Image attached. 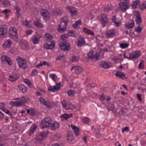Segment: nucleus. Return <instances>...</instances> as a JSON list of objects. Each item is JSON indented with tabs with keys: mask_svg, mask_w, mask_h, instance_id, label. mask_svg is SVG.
I'll use <instances>...</instances> for the list:
<instances>
[{
	"mask_svg": "<svg viewBox=\"0 0 146 146\" xmlns=\"http://www.w3.org/2000/svg\"><path fill=\"white\" fill-rule=\"evenodd\" d=\"M52 120L49 117L45 118L42 120L40 123L41 128L43 129L48 127H49L51 123Z\"/></svg>",
	"mask_w": 146,
	"mask_h": 146,
	"instance_id": "obj_1",
	"label": "nucleus"
},
{
	"mask_svg": "<svg viewBox=\"0 0 146 146\" xmlns=\"http://www.w3.org/2000/svg\"><path fill=\"white\" fill-rule=\"evenodd\" d=\"M17 61L19 67L23 69H25L28 67L25 60L21 57L18 56L17 59Z\"/></svg>",
	"mask_w": 146,
	"mask_h": 146,
	"instance_id": "obj_2",
	"label": "nucleus"
},
{
	"mask_svg": "<svg viewBox=\"0 0 146 146\" xmlns=\"http://www.w3.org/2000/svg\"><path fill=\"white\" fill-rule=\"evenodd\" d=\"M48 134L47 131L39 132L36 134L35 139L37 141H41L46 138V135Z\"/></svg>",
	"mask_w": 146,
	"mask_h": 146,
	"instance_id": "obj_3",
	"label": "nucleus"
},
{
	"mask_svg": "<svg viewBox=\"0 0 146 146\" xmlns=\"http://www.w3.org/2000/svg\"><path fill=\"white\" fill-rule=\"evenodd\" d=\"M61 103L63 107L66 110L73 109L74 108V105L70 102H66L64 100Z\"/></svg>",
	"mask_w": 146,
	"mask_h": 146,
	"instance_id": "obj_4",
	"label": "nucleus"
},
{
	"mask_svg": "<svg viewBox=\"0 0 146 146\" xmlns=\"http://www.w3.org/2000/svg\"><path fill=\"white\" fill-rule=\"evenodd\" d=\"M93 53L94 51L93 50L91 51L87 54L88 58L94 61H96L99 59L100 58L99 54L97 53L95 55H94Z\"/></svg>",
	"mask_w": 146,
	"mask_h": 146,
	"instance_id": "obj_5",
	"label": "nucleus"
},
{
	"mask_svg": "<svg viewBox=\"0 0 146 146\" xmlns=\"http://www.w3.org/2000/svg\"><path fill=\"white\" fill-rule=\"evenodd\" d=\"M108 16L105 14H102L101 18V23L103 25V27L107 26L108 25L109 22V18L108 17Z\"/></svg>",
	"mask_w": 146,
	"mask_h": 146,
	"instance_id": "obj_6",
	"label": "nucleus"
},
{
	"mask_svg": "<svg viewBox=\"0 0 146 146\" xmlns=\"http://www.w3.org/2000/svg\"><path fill=\"white\" fill-rule=\"evenodd\" d=\"M60 48L64 51H68L71 48L70 45L67 44L66 41H65L59 44Z\"/></svg>",
	"mask_w": 146,
	"mask_h": 146,
	"instance_id": "obj_7",
	"label": "nucleus"
},
{
	"mask_svg": "<svg viewBox=\"0 0 146 146\" xmlns=\"http://www.w3.org/2000/svg\"><path fill=\"white\" fill-rule=\"evenodd\" d=\"M141 54L140 51L139 50H136L135 52L131 53L129 54V56H130L131 60L132 59H137L139 57Z\"/></svg>",
	"mask_w": 146,
	"mask_h": 146,
	"instance_id": "obj_8",
	"label": "nucleus"
},
{
	"mask_svg": "<svg viewBox=\"0 0 146 146\" xmlns=\"http://www.w3.org/2000/svg\"><path fill=\"white\" fill-rule=\"evenodd\" d=\"M67 8L68 12L70 13L72 16L77 15V10L75 7H74L72 6H68L67 7Z\"/></svg>",
	"mask_w": 146,
	"mask_h": 146,
	"instance_id": "obj_9",
	"label": "nucleus"
},
{
	"mask_svg": "<svg viewBox=\"0 0 146 146\" xmlns=\"http://www.w3.org/2000/svg\"><path fill=\"white\" fill-rule=\"evenodd\" d=\"M116 32L114 29L108 31L106 33V37L107 38H112L115 36Z\"/></svg>",
	"mask_w": 146,
	"mask_h": 146,
	"instance_id": "obj_10",
	"label": "nucleus"
},
{
	"mask_svg": "<svg viewBox=\"0 0 146 146\" xmlns=\"http://www.w3.org/2000/svg\"><path fill=\"white\" fill-rule=\"evenodd\" d=\"M7 27L5 25H3L0 27V35H6L7 32Z\"/></svg>",
	"mask_w": 146,
	"mask_h": 146,
	"instance_id": "obj_11",
	"label": "nucleus"
},
{
	"mask_svg": "<svg viewBox=\"0 0 146 146\" xmlns=\"http://www.w3.org/2000/svg\"><path fill=\"white\" fill-rule=\"evenodd\" d=\"M41 37V36L38 33H36L35 35L32 37V40L34 44H37L38 42L39 39Z\"/></svg>",
	"mask_w": 146,
	"mask_h": 146,
	"instance_id": "obj_12",
	"label": "nucleus"
},
{
	"mask_svg": "<svg viewBox=\"0 0 146 146\" xmlns=\"http://www.w3.org/2000/svg\"><path fill=\"white\" fill-rule=\"evenodd\" d=\"M9 34L17 38L18 36L17 30L14 27H11L10 28V31L9 32Z\"/></svg>",
	"mask_w": 146,
	"mask_h": 146,
	"instance_id": "obj_13",
	"label": "nucleus"
},
{
	"mask_svg": "<svg viewBox=\"0 0 146 146\" xmlns=\"http://www.w3.org/2000/svg\"><path fill=\"white\" fill-rule=\"evenodd\" d=\"M73 70H74L75 72L77 74L81 73L83 70L82 68L78 66H74L72 67L70 70L72 71Z\"/></svg>",
	"mask_w": 146,
	"mask_h": 146,
	"instance_id": "obj_14",
	"label": "nucleus"
},
{
	"mask_svg": "<svg viewBox=\"0 0 146 146\" xmlns=\"http://www.w3.org/2000/svg\"><path fill=\"white\" fill-rule=\"evenodd\" d=\"M1 59L2 62H7L9 66L11 65L12 63L11 61V60L8 57L5 56H3L1 57Z\"/></svg>",
	"mask_w": 146,
	"mask_h": 146,
	"instance_id": "obj_15",
	"label": "nucleus"
},
{
	"mask_svg": "<svg viewBox=\"0 0 146 146\" xmlns=\"http://www.w3.org/2000/svg\"><path fill=\"white\" fill-rule=\"evenodd\" d=\"M111 19L112 22L114 23L116 26L119 27L120 26L121 22L117 18L115 15L112 17Z\"/></svg>",
	"mask_w": 146,
	"mask_h": 146,
	"instance_id": "obj_16",
	"label": "nucleus"
},
{
	"mask_svg": "<svg viewBox=\"0 0 146 146\" xmlns=\"http://www.w3.org/2000/svg\"><path fill=\"white\" fill-rule=\"evenodd\" d=\"M59 123L56 122H54L52 123H51L49 128L51 130H55L59 127Z\"/></svg>",
	"mask_w": 146,
	"mask_h": 146,
	"instance_id": "obj_17",
	"label": "nucleus"
},
{
	"mask_svg": "<svg viewBox=\"0 0 146 146\" xmlns=\"http://www.w3.org/2000/svg\"><path fill=\"white\" fill-rule=\"evenodd\" d=\"M100 67H103L105 68H108L110 67V64L107 62L102 61L99 63Z\"/></svg>",
	"mask_w": 146,
	"mask_h": 146,
	"instance_id": "obj_18",
	"label": "nucleus"
},
{
	"mask_svg": "<svg viewBox=\"0 0 146 146\" xmlns=\"http://www.w3.org/2000/svg\"><path fill=\"white\" fill-rule=\"evenodd\" d=\"M37 127V125L33 124L30 127V130L29 133V136L31 135L36 129Z\"/></svg>",
	"mask_w": 146,
	"mask_h": 146,
	"instance_id": "obj_19",
	"label": "nucleus"
},
{
	"mask_svg": "<svg viewBox=\"0 0 146 146\" xmlns=\"http://www.w3.org/2000/svg\"><path fill=\"white\" fill-rule=\"evenodd\" d=\"M12 44V42L10 39H8L3 44V47L5 48H9Z\"/></svg>",
	"mask_w": 146,
	"mask_h": 146,
	"instance_id": "obj_20",
	"label": "nucleus"
},
{
	"mask_svg": "<svg viewBox=\"0 0 146 146\" xmlns=\"http://www.w3.org/2000/svg\"><path fill=\"white\" fill-rule=\"evenodd\" d=\"M60 89V87L58 86H55L54 87L50 86L48 88V91L54 92L56 90H58Z\"/></svg>",
	"mask_w": 146,
	"mask_h": 146,
	"instance_id": "obj_21",
	"label": "nucleus"
},
{
	"mask_svg": "<svg viewBox=\"0 0 146 146\" xmlns=\"http://www.w3.org/2000/svg\"><path fill=\"white\" fill-rule=\"evenodd\" d=\"M19 89L23 92H26L27 91L28 88L24 85H20L18 87Z\"/></svg>",
	"mask_w": 146,
	"mask_h": 146,
	"instance_id": "obj_22",
	"label": "nucleus"
},
{
	"mask_svg": "<svg viewBox=\"0 0 146 146\" xmlns=\"http://www.w3.org/2000/svg\"><path fill=\"white\" fill-rule=\"evenodd\" d=\"M72 128L73 129L75 134L76 136H78L79 134V129L76 126L72 125L71 126Z\"/></svg>",
	"mask_w": 146,
	"mask_h": 146,
	"instance_id": "obj_23",
	"label": "nucleus"
},
{
	"mask_svg": "<svg viewBox=\"0 0 146 146\" xmlns=\"http://www.w3.org/2000/svg\"><path fill=\"white\" fill-rule=\"evenodd\" d=\"M41 15L45 19H48L49 14V12L48 11L46 10L43 11L41 12Z\"/></svg>",
	"mask_w": 146,
	"mask_h": 146,
	"instance_id": "obj_24",
	"label": "nucleus"
},
{
	"mask_svg": "<svg viewBox=\"0 0 146 146\" xmlns=\"http://www.w3.org/2000/svg\"><path fill=\"white\" fill-rule=\"evenodd\" d=\"M115 75L117 77L123 79L125 78V74L123 72H116Z\"/></svg>",
	"mask_w": 146,
	"mask_h": 146,
	"instance_id": "obj_25",
	"label": "nucleus"
},
{
	"mask_svg": "<svg viewBox=\"0 0 146 146\" xmlns=\"http://www.w3.org/2000/svg\"><path fill=\"white\" fill-rule=\"evenodd\" d=\"M136 18L135 21L137 24H139L142 22L141 17L138 12H137V13L136 15Z\"/></svg>",
	"mask_w": 146,
	"mask_h": 146,
	"instance_id": "obj_26",
	"label": "nucleus"
},
{
	"mask_svg": "<svg viewBox=\"0 0 146 146\" xmlns=\"http://www.w3.org/2000/svg\"><path fill=\"white\" fill-rule=\"evenodd\" d=\"M43 65H47L48 66H49V64L46 62L41 61L39 64L36 65V68H39L40 66H42Z\"/></svg>",
	"mask_w": 146,
	"mask_h": 146,
	"instance_id": "obj_27",
	"label": "nucleus"
},
{
	"mask_svg": "<svg viewBox=\"0 0 146 146\" xmlns=\"http://www.w3.org/2000/svg\"><path fill=\"white\" fill-rule=\"evenodd\" d=\"M85 43V39H84L82 37H80L79 38L78 43V46H82V45L84 44Z\"/></svg>",
	"mask_w": 146,
	"mask_h": 146,
	"instance_id": "obj_28",
	"label": "nucleus"
},
{
	"mask_svg": "<svg viewBox=\"0 0 146 146\" xmlns=\"http://www.w3.org/2000/svg\"><path fill=\"white\" fill-rule=\"evenodd\" d=\"M54 47V44L53 42L51 43L50 44H47L44 45V47L47 49H51Z\"/></svg>",
	"mask_w": 146,
	"mask_h": 146,
	"instance_id": "obj_29",
	"label": "nucleus"
},
{
	"mask_svg": "<svg viewBox=\"0 0 146 146\" xmlns=\"http://www.w3.org/2000/svg\"><path fill=\"white\" fill-rule=\"evenodd\" d=\"M68 35L69 36L74 37H76L77 36V34L75 31L71 30L69 31Z\"/></svg>",
	"mask_w": 146,
	"mask_h": 146,
	"instance_id": "obj_30",
	"label": "nucleus"
},
{
	"mask_svg": "<svg viewBox=\"0 0 146 146\" xmlns=\"http://www.w3.org/2000/svg\"><path fill=\"white\" fill-rule=\"evenodd\" d=\"M72 113H70L69 114L66 113H65L64 115H63L61 116V117L65 119H67L68 118L72 117Z\"/></svg>",
	"mask_w": 146,
	"mask_h": 146,
	"instance_id": "obj_31",
	"label": "nucleus"
},
{
	"mask_svg": "<svg viewBox=\"0 0 146 146\" xmlns=\"http://www.w3.org/2000/svg\"><path fill=\"white\" fill-rule=\"evenodd\" d=\"M61 22L67 24L68 23L69 20L67 16H64L61 19Z\"/></svg>",
	"mask_w": 146,
	"mask_h": 146,
	"instance_id": "obj_32",
	"label": "nucleus"
},
{
	"mask_svg": "<svg viewBox=\"0 0 146 146\" xmlns=\"http://www.w3.org/2000/svg\"><path fill=\"white\" fill-rule=\"evenodd\" d=\"M140 3V1L139 0H136L133 2V5L132 7L133 9L136 8Z\"/></svg>",
	"mask_w": 146,
	"mask_h": 146,
	"instance_id": "obj_33",
	"label": "nucleus"
},
{
	"mask_svg": "<svg viewBox=\"0 0 146 146\" xmlns=\"http://www.w3.org/2000/svg\"><path fill=\"white\" fill-rule=\"evenodd\" d=\"M45 36V39L48 41H50L52 38V36L48 33H46Z\"/></svg>",
	"mask_w": 146,
	"mask_h": 146,
	"instance_id": "obj_34",
	"label": "nucleus"
},
{
	"mask_svg": "<svg viewBox=\"0 0 146 146\" xmlns=\"http://www.w3.org/2000/svg\"><path fill=\"white\" fill-rule=\"evenodd\" d=\"M66 28L65 27H62L60 26H58L57 30L58 32L60 33H62L65 31L66 29Z\"/></svg>",
	"mask_w": 146,
	"mask_h": 146,
	"instance_id": "obj_35",
	"label": "nucleus"
},
{
	"mask_svg": "<svg viewBox=\"0 0 146 146\" xmlns=\"http://www.w3.org/2000/svg\"><path fill=\"white\" fill-rule=\"evenodd\" d=\"M134 25V23H127L125 24V27L128 29L132 28Z\"/></svg>",
	"mask_w": 146,
	"mask_h": 146,
	"instance_id": "obj_36",
	"label": "nucleus"
},
{
	"mask_svg": "<svg viewBox=\"0 0 146 146\" xmlns=\"http://www.w3.org/2000/svg\"><path fill=\"white\" fill-rule=\"evenodd\" d=\"M13 103L14 105L16 107H19L24 105L23 102H14Z\"/></svg>",
	"mask_w": 146,
	"mask_h": 146,
	"instance_id": "obj_37",
	"label": "nucleus"
},
{
	"mask_svg": "<svg viewBox=\"0 0 146 146\" xmlns=\"http://www.w3.org/2000/svg\"><path fill=\"white\" fill-rule=\"evenodd\" d=\"M2 110L5 112L8 115L11 117V118H12V114L11 112L9 110L7 109H6L4 108H3Z\"/></svg>",
	"mask_w": 146,
	"mask_h": 146,
	"instance_id": "obj_38",
	"label": "nucleus"
},
{
	"mask_svg": "<svg viewBox=\"0 0 146 146\" xmlns=\"http://www.w3.org/2000/svg\"><path fill=\"white\" fill-rule=\"evenodd\" d=\"M15 9L16 10V13L17 17L19 18L21 15V14L20 13V9L18 6H16Z\"/></svg>",
	"mask_w": 146,
	"mask_h": 146,
	"instance_id": "obj_39",
	"label": "nucleus"
},
{
	"mask_svg": "<svg viewBox=\"0 0 146 146\" xmlns=\"http://www.w3.org/2000/svg\"><path fill=\"white\" fill-rule=\"evenodd\" d=\"M20 100L21 102H23V104H24V103L26 102L29 100V98L27 96H23L21 98Z\"/></svg>",
	"mask_w": 146,
	"mask_h": 146,
	"instance_id": "obj_40",
	"label": "nucleus"
},
{
	"mask_svg": "<svg viewBox=\"0 0 146 146\" xmlns=\"http://www.w3.org/2000/svg\"><path fill=\"white\" fill-rule=\"evenodd\" d=\"M23 24L27 27L30 28L31 27V25L29 24V22L26 19L25 21H23Z\"/></svg>",
	"mask_w": 146,
	"mask_h": 146,
	"instance_id": "obj_41",
	"label": "nucleus"
},
{
	"mask_svg": "<svg viewBox=\"0 0 146 146\" xmlns=\"http://www.w3.org/2000/svg\"><path fill=\"white\" fill-rule=\"evenodd\" d=\"M81 22L80 21H76L73 25V27L74 28L76 29L78 25H80L81 24Z\"/></svg>",
	"mask_w": 146,
	"mask_h": 146,
	"instance_id": "obj_42",
	"label": "nucleus"
},
{
	"mask_svg": "<svg viewBox=\"0 0 146 146\" xmlns=\"http://www.w3.org/2000/svg\"><path fill=\"white\" fill-rule=\"evenodd\" d=\"M24 82L29 87H30L31 86V83L30 81L28 79H25L24 80Z\"/></svg>",
	"mask_w": 146,
	"mask_h": 146,
	"instance_id": "obj_43",
	"label": "nucleus"
},
{
	"mask_svg": "<svg viewBox=\"0 0 146 146\" xmlns=\"http://www.w3.org/2000/svg\"><path fill=\"white\" fill-rule=\"evenodd\" d=\"M43 105L45 106L48 107H50L51 106V104L48 100H45L43 104Z\"/></svg>",
	"mask_w": 146,
	"mask_h": 146,
	"instance_id": "obj_44",
	"label": "nucleus"
},
{
	"mask_svg": "<svg viewBox=\"0 0 146 146\" xmlns=\"http://www.w3.org/2000/svg\"><path fill=\"white\" fill-rule=\"evenodd\" d=\"M129 45L127 43H121L119 46L122 48H124L128 47Z\"/></svg>",
	"mask_w": 146,
	"mask_h": 146,
	"instance_id": "obj_45",
	"label": "nucleus"
},
{
	"mask_svg": "<svg viewBox=\"0 0 146 146\" xmlns=\"http://www.w3.org/2000/svg\"><path fill=\"white\" fill-rule=\"evenodd\" d=\"M142 28L138 26L137 27L135 28V31L138 33H141V32Z\"/></svg>",
	"mask_w": 146,
	"mask_h": 146,
	"instance_id": "obj_46",
	"label": "nucleus"
},
{
	"mask_svg": "<svg viewBox=\"0 0 146 146\" xmlns=\"http://www.w3.org/2000/svg\"><path fill=\"white\" fill-rule=\"evenodd\" d=\"M34 24L35 26L38 27H42V25L41 23L37 21H34Z\"/></svg>",
	"mask_w": 146,
	"mask_h": 146,
	"instance_id": "obj_47",
	"label": "nucleus"
},
{
	"mask_svg": "<svg viewBox=\"0 0 146 146\" xmlns=\"http://www.w3.org/2000/svg\"><path fill=\"white\" fill-rule=\"evenodd\" d=\"M104 10L106 12H109L111 10V7L110 6H106L104 8Z\"/></svg>",
	"mask_w": 146,
	"mask_h": 146,
	"instance_id": "obj_48",
	"label": "nucleus"
},
{
	"mask_svg": "<svg viewBox=\"0 0 146 146\" xmlns=\"http://www.w3.org/2000/svg\"><path fill=\"white\" fill-rule=\"evenodd\" d=\"M17 78L14 77V76L10 75L9 76V80L11 82H14L16 81L17 80Z\"/></svg>",
	"mask_w": 146,
	"mask_h": 146,
	"instance_id": "obj_49",
	"label": "nucleus"
},
{
	"mask_svg": "<svg viewBox=\"0 0 146 146\" xmlns=\"http://www.w3.org/2000/svg\"><path fill=\"white\" fill-rule=\"evenodd\" d=\"M36 114V110L34 109L31 108L30 115L32 116H34Z\"/></svg>",
	"mask_w": 146,
	"mask_h": 146,
	"instance_id": "obj_50",
	"label": "nucleus"
},
{
	"mask_svg": "<svg viewBox=\"0 0 146 146\" xmlns=\"http://www.w3.org/2000/svg\"><path fill=\"white\" fill-rule=\"evenodd\" d=\"M49 76L50 77L52 78V79L54 81H55V78L56 77V75L55 74H50L49 75Z\"/></svg>",
	"mask_w": 146,
	"mask_h": 146,
	"instance_id": "obj_51",
	"label": "nucleus"
},
{
	"mask_svg": "<svg viewBox=\"0 0 146 146\" xmlns=\"http://www.w3.org/2000/svg\"><path fill=\"white\" fill-rule=\"evenodd\" d=\"M70 134V135H71V132H69L67 134V139L70 141H71L73 139V137L72 136H69V134Z\"/></svg>",
	"mask_w": 146,
	"mask_h": 146,
	"instance_id": "obj_52",
	"label": "nucleus"
},
{
	"mask_svg": "<svg viewBox=\"0 0 146 146\" xmlns=\"http://www.w3.org/2000/svg\"><path fill=\"white\" fill-rule=\"evenodd\" d=\"M64 58V56L63 55L60 54L57 57L56 59L57 60H59L61 61V60H63Z\"/></svg>",
	"mask_w": 146,
	"mask_h": 146,
	"instance_id": "obj_53",
	"label": "nucleus"
},
{
	"mask_svg": "<svg viewBox=\"0 0 146 146\" xmlns=\"http://www.w3.org/2000/svg\"><path fill=\"white\" fill-rule=\"evenodd\" d=\"M79 60V58L78 57L74 56L72 57V62L78 61Z\"/></svg>",
	"mask_w": 146,
	"mask_h": 146,
	"instance_id": "obj_54",
	"label": "nucleus"
},
{
	"mask_svg": "<svg viewBox=\"0 0 146 146\" xmlns=\"http://www.w3.org/2000/svg\"><path fill=\"white\" fill-rule=\"evenodd\" d=\"M140 9H146V2L145 3H143L140 6Z\"/></svg>",
	"mask_w": 146,
	"mask_h": 146,
	"instance_id": "obj_55",
	"label": "nucleus"
},
{
	"mask_svg": "<svg viewBox=\"0 0 146 146\" xmlns=\"http://www.w3.org/2000/svg\"><path fill=\"white\" fill-rule=\"evenodd\" d=\"M37 74V72L36 69H34L32 70L31 73V75L32 76H34L36 75Z\"/></svg>",
	"mask_w": 146,
	"mask_h": 146,
	"instance_id": "obj_56",
	"label": "nucleus"
},
{
	"mask_svg": "<svg viewBox=\"0 0 146 146\" xmlns=\"http://www.w3.org/2000/svg\"><path fill=\"white\" fill-rule=\"evenodd\" d=\"M95 38L96 39V41L99 42L101 41L102 38L100 35H98L95 37Z\"/></svg>",
	"mask_w": 146,
	"mask_h": 146,
	"instance_id": "obj_57",
	"label": "nucleus"
},
{
	"mask_svg": "<svg viewBox=\"0 0 146 146\" xmlns=\"http://www.w3.org/2000/svg\"><path fill=\"white\" fill-rule=\"evenodd\" d=\"M1 12L5 15H7L10 12V11L9 9H5L1 11Z\"/></svg>",
	"mask_w": 146,
	"mask_h": 146,
	"instance_id": "obj_58",
	"label": "nucleus"
},
{
	"mask_svg": "<svg viewBox=\"0 0 146 146\" xmlns=\"http://www.w3.org/2000/svg\"><path fill=\"white\" fill-rule=\"evenodd\" d=\"M68 37L67 35H62L61 36V38L62 40L64 41H66V39Z\"/></svg>",
	"mask_w": 146,
	"mask_h": 146,
	"instance_id": "obj_59",
	"label": "nucleus"
},
{
	"mask_svg": "<svg viewBox=\"0 0 146 146\" xmlns=\"http://www.w3.org/2000/svg\"><path fill=\"white\" fill-rule=\"evenodd\" d=\"M82 121L84 123L87 124L89 122L88 118L86 117H85L82 119Z\"/></svg>",
	"mask_w": 146,
	"mask_h": 146,
	"instance_id": "obj_60",
	"label": "nucleus"
},
{
	"mask_svg": "<svg viewBox=\"0 0 146 146\" xmlns=\"http://www.w3.org/2000/svg\"><path fill=\"white\" fill-rule=\"evenodd\" d=\"M45 100L42 97H40L39 99V101L41 104H43L45 101Z\"/></svg>",
	"mask_w": 146,
	"mask_h": 146,
	"instance_id": "obj_61",
	"label": "nucleus"
},
{
	"mask_svg": "<svg viewBox=\"0 0 146 146\" xmlns=\"http://www.w3.org/2000/svg\"><path fill=\"white\" fill-rule=\"evenodd\" d=\"M67 24H66L65 23H63V22H61V23L59 25V26H61L62 27H64L65 28H67Z\"/></svg>",
	"mask_w": 146,
	"mask_h": 146,
	"instance_id": "obj_62",
	"label": "nucleus"
},
{
	"mask_svg": "<svg viewBox=\"0 0 146 146\" xmlns=\"http://www.w3.org/2000/svg\"><path fill=\"white\" fill-rule=\"evenodd\" d=\"M90 30L86 28H84L83 29V32L86 34H88Z\"/></svg>",
	"mask_w": 146,
	"mask_h": 146,
	"instance_id": "obj_63",
	"label": "nucleus"
},
{
	"mask_svg": "<svg viewBox=\"0 0 146 146\" xmlns=\"http://www.w3.org/2000/svg\"><path fill=\"white\" fill-rule=\"evenodd\" d=\"M111 48L110 46H108L107 47L104 48L102 49L103 50L105 51L106 52L109 51L110 50Z\"/></svg>",
	"mask_w": 146,
	"mask_h": 146,
	"instance_id": "obj_64",
	"label": "nucleus"
}]
</instances>
